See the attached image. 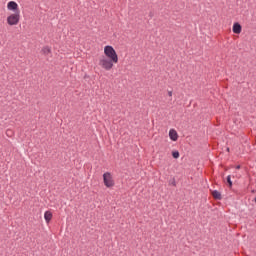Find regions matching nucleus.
<instances>
[{
  "label": "nucleus",
  "instance_id": "obj_8",
  "mask_svg": "<svg viewBox=\"0 0 256 256\" xmlns=\"http://www.w3.org/2000/svg\"><path fill=\"white\" fill-rule=\"evenodd\" d=\"M44 219H45L46 223H49L51 221V219H53V213H51L50 211H46L44 213Z\"/></svg>",
  "mask_w": 256,
  "mask_h": 256
},
{
  "label": "nucleus",
  "instance_id": "obj_17",
  "mask_svg": "<svg viewBox=\"0 0 256 256\" xmlns=\"http://www.w3.org/2000/svg\"><path fill=\"white\" fill-rule=\"evenodd\" d=\"M227 151H229V148H227Z\"/></svg>",
  "mask_w": 256,
  "mask_h": 256
},
{
  "label": "nucleus",
  "instance_id": "obj_5",
  "mask_svg": "<svg viewBox=\"0 0 256 256\" xmlns=\"http://www.w3.org/2000/svg\"><path fill=\"white\" fill-rule=\"evenodd\" d=\"M7 9L9 11H14L15 13H17V11H19V5L15 1H10L7 4Z\"/></svg>",
  "mask_w": 256,
  "mask_h": 256
},
{
  "label": "nucleus",
  "instance_id": "obj_12",
  "mask_svg": "<svg viewBox=\"0 0 256 256\" xmlns=\"http://www.w3.org/2000/svg\"><path fill=\"white\" fill-rule=\"evenodd\" d=\"M172 157H173L174 159H179V151H174V152H172Z\"/></svg>",
  "mask_w": 256,
  "mask_h": 256
},
{
  "label": "nucleus",
  "instance_id": "obj_10",
  "mask_svg": "<svg viewBox=\"0 0 256 256\" xmlns=\"http://www.w3.org/2000/svg\"><path fill=\"white\" fill-rule=\"evenodd\" d=\"M212 197H214L218 201H221V199H222L221 192L217 191V190L212 191Z\"/></svg>",
  "mask_w": 256,
  "mask_h": 256
},
{
  "label": "nucleus",
  "instance_id": "obj_2",
  "mask_svg": "<svg viewBox=\"0 0 256 256\" xmlns=\"http://www.w3.org/2000/svg\"><path fill=\"white\" fill-rule=\"evenodd\" d=\"M113 63H115V61L107 57H102L99 60V66L105 69V71H111V69H113Z\"/></svg>",
  "mask_w": 256,
  "mask_h": 256
},
{
  "label": "nucleus",
  "instance_id": "obj_4",
  "mask_svg": "<svg viewBox=\"0 0 256 256\" xmlns=\"http://www.w3.org/2000/svg\"><path fill=\"white\" fill-rule=\"evenodd\" d=\"M103 181L106 187H113L115 185V182L113 181V176H111V173L109 172H105L103 174Z\"/></svg>",
  "mask_w": 256,
  "mask_h": 256
},
{
  "label": "nucleus",
  "instance_id": "obj_9",
  "mask_svg": "<svg viewBox=\"0 0 256 256\" xmlns=\"http://www.w3.org/2000/svg\"><path fill=\"white\" fill-rule=\"evenodd\" d=\"M42 53L46 57H49V55H51V47H49V46L43 47L42 48Z\"/></svg>",
  "mask_w": 256,
  "mask_h": 256
},
{
  "label": "nucleus",
  "instance_id": "obj_16",
  "mask_svg": "<svg viewBox=\"0 0 256 256\" xmlns=\"http://www.w3.org/2000/svg\"><path fill=\"white\" fill-rule=\"evenodd\" d=\"M172 185H175V182H172Z\"/></svg>",
  "mask_w": 256,
  "mask_h": 256
},
{
  "label": "nucleus",
  "instance_id": "obj_14",
  "mask_svg": "<svg viewBox=\"0 0 256 256\" xmlns=\"http://www.w3.org/2000/svg\"><path fill=\"white\" fill-rule=\"evenodd\" d=\"M6 135H11V130H7Z\"/></svg>",
  "mask_w": 256,
  "mask_h": 256
},
{
  "label": "nucleus",
  "instance_id": "obj_6",
  "mask_svg": "<svg viewBox=\"0 0 256 256\" xmlns=\"http://www.w3.org/2000/svg\"><path fill=\"white\" fill-rule=\"evenodd\" d=\"M232 31L233 33H235L236 35H239L242 31V27H241V24H239V22H235L233 24V27H232Z\"/></svg>",
  "mask_w": 256,
  "mask_h": 256
},
{
  "label": "nucleus",
  "instance_id": "obj_7",
  "mask_svg": "<svg viewBox=\"0 0 256 256\" xmlns=\"http://www.w3.org/2000/svg\"><path fill=\"white\" fill-rule=\"evenodd\" d=\"M169 137L171 139V141H177V139H179V135L177 134V131L171 129L169 131Z\"/></svg>",
  "mask_w": 256,
  "mask_h": 256
},
{
  "label": "nucleus",
  "instance_id": "obj_15",
  "mask_svg": "<svg viewBox=\"0 0 256 256\" xmlns=\"http://www.w3.org/2000/svg\"><path fill=\"white\" fill-rule=\"evenodd\" d=\"M236 169H241V165H237V166H236Z\"/></svg>",
  "mask_w": 256,
  "mask_h": 256
},
{
  "label": "nucleus",
  "instance_id": "obj_3",
  "mask_svg": "<svg viewBox=\"0 0 256 256\" xmlns=\"http://www.w3.org/2000/svg\"><path fill=\"white\" fill-rule=\"evenodd\" d=\"M20 11H16L14 14H11L10 16L7 17V23L8 25H18L19 21L21 19Z\"/></svg>",
  "mask_w": 256,
  "mask_h": 256
},
{
  "label": "nucleus",
  "instance_id": "obj_1",
  "mask_svg": "<svg viewBox=\"0 0 256 256\" xmlns=\"http://www.w3.org/2000/svg\"><path fill=\"white\" fill-rule=\"evenodd\" d=\"M104 54L106 55V57H108V59L114 61V63H119V56L117 55V52L115 51V48H113V46H105Z\"/></svg>",
  "mask_w": 256,
  "mask_h": 256
},
{
  "label": "nucleus",
  "instance_id": "obj_13",
  "mask_svg": "<svg viewBox=\"0 0 256 256\" xmlns=\"http://www.w3.org/2000/svg\"><path fill=\"white\" fill-rule=\"evenodd\" d=\"M168 96L173 97V91H168Z\"/></svg>",
  "mask_w": 256,
  "mask_h": 256
},
{
  "label": "nucleus",
  "instance_id": "obj_11",
  "mask_svg": "<svg viewBox=\"0 0 256 256\" xmlns=\"http://www.w3.org/2000/svg\"><path fill=\"white\" fill-rule=\"evenodd\" d=\"M226 181H227L229 187H233V181H231V175L227 176Z\"/></svg>",
  "mask_w": 256,
  "mask_h": 256
}]
</instances>
